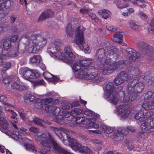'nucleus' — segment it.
I'll use <instances>...</instances> for the list:
<instances>
[{
    "instance_id": "obj_63",
    "label": "nucleus",
    "mask_w": 154,
    "mask_h": 154,
    "mask_svg": "<svg viewBox=\"0 0 154 154\" xmlns=\"http://www.w3.org/2000/svg\"><path fill=\"white\" fill-rule=\"evenodd\" d=\"M151 128L148 129L146 131V133L148 134L152 133L154 134V127H151L150 126Z\"/></svg>"
},
{
    "instance_id": "obj_51",
    "label": "nucleus",
    "mask_w": 154,
    "mask_h": 154,
    "mask_svg": "<svg viewBox=\"0 0 154 154\" xmlns=\"http://www.w3.org/2000/svg\"><path fill=\"white\" fill-rule=\"evenodd\" d=\"M29 130L30 131L35 133H37L39 132V130L38 128L33 126H31L29 127Z\"/></svg>"
},
{
    "instance_id": "obj_49",
    "label": "nucleus",
    "mask_w": 154,
    "mask_h": 154,
    "mask_svg": "<svg viewBox=\"0 0 154 154\" xmlns=\"http://www.w3.org/2000/svg\"><path fill=\"white\" fill-rule=\"evenodd\" d=\"M144 115V113L142 111H139L137 113L135 116V118L136 119L139 120L143 117Z\"/></svg>"
},
{
    "instance_id": "obj_38",
    "label": "nucleus",
    "mask_w": 154,
    "mask_h": 154,
    "mask_svg": "<svg viewBox=\"0 0 154 154\" xmlns=\"http://www.w3.org/2000/svg\"><path fill=\"white\" fill-rule=\"evenodd\" d=\"M130 25L132 29L134 30H138L140 29V26L136 24L133 21L131 20L129 22Z\"/></svg>"
},
{
    "instance_id": "obj_23",
    "label": "nucleus",
    "mask_w": 154,
    "mask_h": 154,
    "mask_svg": "<svg viewBox=\"0 0 154 154\" xmlns=\"http://www.w3.org/2000/svg\"><path fill=\"white\" fill-rule=\"evenodd\" d=\"M35 97L31 94H28L26 95L25 97V101L27 104L30 105L35 101Z\"/></svg>"
},
{
    "instance_id": "obj_61",
    "label": "nucleus",
    "mask_w": 154,
    "mask_h": 154,
    "mask_svg": "<svg viewBox=\"0 0 154 154\" xmlns=\"http://www.w3.org/2000/svg\"><path fill=\"white\" fill-rule=\"evenodd\" d=\"M125 111V112L122 115V117L124 119L128 117L130 113V110L128 109H126Z\"/></svg>"
},
{
    "instance_id": "obj_31",
    "label": "nucleus",
    "mask_w": 154,
    "mask_h": 154,
    "mask_svg": "<svg viewBox=\"0 0 154 154\" xmlns=\"http://www.w3.org/2000/svg\"><path fill=\"white\" fill-rule=\"evenodd\" d=\"M33 104H34V106L37 109H40L43 107V102L42 100L40 99L37 98Z\"/></svg>"
},
{
    "instance_id": "obj_37",
    "label": "nucleus",
    "mask_w": 154,
    "mask_h": 154,
    "mask_svg": "<svg viewBox=\"0 0 154 154\" xmlns=\"http://www.w3.org/2000/svg\"><path fill=\"white\" fill-rule=\"evenodd\" d=\"M3 46L5 50L8 49L11 47V41L8 40H6L3 42Z\"/></svg>"
},
{
    "instance_id": "obj_52",
    "label": "nucleus",
    "mask_w": 154,
    "mask_h": 154,
    "mask_svg": "<svg viewBox=\"0 0 154 154\" xmlns=\"http://www.w3.org/2000/svg\"><path fill=\"white\" fill-rule=\"evenodd\" d=\"M50 82H60L59 79L55 75H53L50 81Z\"/></svg>"
},
{
    "instance_id": "obj_50",
    "label": "nucleus",
    "mask_w": 154,
    "mask_h": 154,
    "mask_svg": "<svg viewBox=\"0 0 154 154\" xmlns=\"http://www.w3.org/2000/svg\"><path fill=\"white\" fill-rule=\"evenodd\" d=\"M118 3L116 4L117 7L120 8L122 9L125 8H126L129 6V4L128 3H125L123 5V4L121 2H118Z\"/></svg>"
},
{
    "instance_id": "obj_41",
    "label": "nucleus",
    "mask_w": 154,
    "mask_h": 154,
    "mask_svg": "<svg viewBox=\"0 0 154 154\" xmlns=\"http://www.w3.org/2000/svg\"><path fill=\"white\" fill-rule=\"evenodd\" d=\"M127 109V108L124 105L119 106L117 109V111L119 115L124 112Z\"/></svg>"
},
{
    "instance_id": "obj_22",
    "label": "nucleus",
    "mask_w": 154,
    "mask_h": 154,
    "mask_svg": "<svg viewBox=\"0 0 154 154\" xmlns=\"http://www.w3.org/2000/svg\"><path fill=\"white\" fill-rule=\"evenodd\" d=\"M142 78L149 83L151 85L152 83V77L151 75V72H146L143 75Z\"/></svg>"
},
{
    "instance_id": "obj_21",
    "label": "nucleus",
    "mask_w": 154,
    "mask_h": 154,
    "mask_svg": "<svg viewBox=\"0 0 154 154\" xmlns=\"http://www.w3.org/2000/svg\"><path fill=\"white\" fill-rule=\"evenodd\" d=\"M11 88L14 89L19 91L25 90L28 88V87L24 85H19L17 83L14 82L11 85Z\"/></svg>"
},
{
    "instance_id": "obj_15",
    "label": "nucleus",
    "mask_w": 154,
    "mask_h": 154,
    "mask_svg": "<svg viewBox=\"0 0 154 154\" xmlns=\"http://www.w3.org/2000/svg\"><path fill=\"white\" fill-rule=\"evenodd\" d=\"M45 110L47 112L53 116L58 115L60 111V109L59 107L52 105L46 106L45 107Z\"/></svg>"
},
{
    "instance_id": "obj_60",
    "label": "nucleus",
    "mask_w": 154,
    "mask_h": 154,
    "mask_svg": "<svg viewBox=\"0 0 154 154\" xmlns=\"http://www.w3.org/2000/svg\"><path fill=\"white\" fill-rule=\"evenodd\" d=\"M120 33H117L113 35L114 37L118 38L119 39L122 40V39L123 35Z\"/></svg>"
},
{
    "instance_id": "obj_11",
    "label": "nucleus",
    "mask_w": 154,
    "mask_h": 154,
    "mask_svg": "<svg viewBox=\"0 0 154 154\" xmlns=\"http://www.w3.org/2000/svg\"><path fill=\"white\" fill-rule=\"evenodd\" d=\"M54 152L57 154H71V153L61 147L53 138L51 141Z\"/></svg>"
},
{
    "instance_id": "obj_5",
    "label": "nucleus",
    "mask_w": 154,
    "mask_h": 154,
    "mask_svg": "<svg viewBox=\"0 0 154 154\" xmlns=\"http://www.w3.org/2000/svg\"><path fill=\"white\" fill-rule=\"evenodd\" d=\"M85 30V28L82 26L78 27L76 30V35L74 41L76 44L78 45L80 48L82 50L88 51L89 48L88 45L85 44L84 37L83 31Z\"/></svg>"
},
{
    "instance_id": "obj_19",
    "label": "nucleus",
    "mask_w": 154,
    "mask_h": 154,
    "mask_svg": "<svg viewBox=\"0 0 154 154\" xmlns=\"http://www.w3.org/2000/svg\"><path fill=\"white\" fill-rule=\"evenodd\" d=\"M67 140L69 142L68 144L71 148L74 150H77L79 151L82 146L81 144L76 142L73 139L70 137L67 138Z\"/></svg>"
},
{
    "instance_id": "obj_13",
    "label": "nucleus",
    "mask_w": 154,
    "mask_h": 154,
    "mask_svg": "<svg viewBox=\"0 0 154 154\" xmlns=\"http://www.w3.org/2000/svg\"><path fill=\"white\" fill-rule=\"evenodd\" d=\"M128 69L134 79L139 81L141 77L143 76V74L138 68L131 66L128 67Z\"/></svg>"
},
{
    "instance_id": "obj_6",
    "label": "nucleus",
    "mask_w": 154,
    "mask_h": 154,
    "mask_svg": "<svg viewBox=\"0 0 154 154\" xmlns=\"http://www.w3.org/2000/svg\"><path fill=\"white\" fill-rule=\"evenodd\" d=\"M145 101L142 106L146 110H149L154 108V92L149 91L143 94Z\"/></svg>"
},
{
    "instance_id": "obj_2",
    "label": "nucleus",
    "mask_w": 154,
    "mask_h": 154,
    "mask_svg": "<svg viewBox=\"0 0 154 154\" xmlns=\"http://www.w3.org/2000/svg\"><path fill=\"white\" fill-rule=\"evenodd\" d=\"M144 85L141 81L134 79L129 82L127 86L128 94L124 98L123 101L126 103L131 102L136 99L137 94L141 93L144 89Z\"/></svg>"
},
{
    "instance_id": "obj_56",
    "label": "nucleus",
    "mask_w": 154,
    "mask_h": 154,
    "mask_svg": "<svg viewBox=\"0 0 154 154\" xmlns=\"http://www.w3.org/2000/svg\"><path fill=\"white\" fill-rule=\"evenodd\" d=\"M56 119L57 120V122L60 123V122L63 121L64 120L65 118L63 117V116L61 115H59L57 116Z\"/></svg>"
},
{
    "instance_id": "obj_10",
    "label": "nucleus",
    "mask_w": 154,
    "mask_h": 154,
    "mask_svg": "<svg viewBox=\"0 0 154 154\" xmlns=\"http://www.w3.org/2000/svg\"><path fill=\"white\" fill-rule=\"evenodd\" d=\"M137 46L141 53L148 54H150L153 51L152 46L143 42H140L137 43Z\"/></svg>"
},
{
    "instance_id": "obj_12",
    "label": "nucleus",
    "mask_w": 154,
    "mask_h": 154,
    "mask_svg": "<svg viewBox=\"0 0 154 154\" xmlns=\"http://www.w3.org/2000/svg\"><path fill=\"white\" fill-rule=\"evenodd\" d=\"M61 45V43L59 39H56L50 45L48 51L54 55V54H55L60 49V47Z\"/></svg>"
},
{
    "instance_id": "obj_4",
    "label": "nucleus",
    "mask_w": 154,
    "mask_h": 154,
    "mask_svg": "<svg viewBox=\"0 0 154 154\" xmlns=\"http://www.w3.org/2000/svg\"><path fill=\"white\" fill-rule=\"evenodd\" d=\"M106 94L104 96V98L107 100L111 101V103L116 105L119 102V96L118 92L116 91L113 84L109 82L106 87Z\"/></svg>"
},
{
    "instance_id": "obj_8",
    "label": "nucleus",
    "mask_w": 154,
    "mask_h": 154,
    "mask_svg": "<svg viewBox=\"0 0 154 154\" xmlns=\"http://www.w3.org/2000/svg\"><path fill=\"white\" fill-rule=\"evenodd\" d=\"M64 54L65 56L64 61L69 65H72L75 59V55L72 53L70 47L67 46L64 49Z\"/></svg>"
},
{
    "instance_id": "obj_53",
    "label": "nucleus",
    "mask_w": 154,
    "mask_h": 154,
    "mask_svg": "<svg viewBox=\"0 0 154 154\" xmlns=\"http://www.w3.org/2000/svg\"><path fill=\"white\" fill-rule=\"evenodd\" d=\"M91 10V9H86L84 7L80 9V12L82 14H86L90 12Z\"/></svg>"
},
{
    "instance_id": "obj_1",
    "label": "nucleus",
    "mask_w": 154,
    "mask_h": 154,
    "mask_svg": "<svg viewBox=\"0 0 154 154\" xmlns=\"http://www.w3.org/2000/svg\"><path fill=\"white\" fill-rule=\"evenodd\" d=\"M83 68L78 74L80 78L85 79L94 82L99 83L101 82L103 78L98 73L97 69L91 66H89L93 63V60H83L79 61Z\"/></svg>"
},
{
    "instance_id": "obj_30",
    "label": "nucleus",
    "mask_w": 154,
    "mask_h": 154,
    "mask_svg": "<svg viewBox=\"0 0 154 154\" xmlns=\"http://www.w3.org/2000/svg\"><path fill=\"white\" fill-rule=\"evenodd\" d=\"M106 51L108 53V54L109 55H115L117 56V53L118 52V49L116 48H113V49H110L109 47L106 48Z\"/></svg>"
},
{
    "instance_id": "obj_46",
    "label": "nucleus",
    "mask_w": 154,
    "mask_h": 154,
    "mask_svg": "<svg viewBox=\"0 0 154 154\" xmlns=\"http://www.w3.org/2000/svg\"><path fill=\"white\" fill-rule=\"evenodd\" d=\"M1 65L3 67V70L4 71L7 70L11 66V63L8 62H4Z\"/></svg>"
},
{
    "instance_id": "obj_36",
    "label": "nucleus",
    "mask_w": 154,
    "mask_h": 154,
    "mask_svg": "<svg viewBox=\"0 0 154 154\" xmlns=\"http://www.w3.org/2000/svg\"><path fill=\"white\" fill-rule=\"evenodd\" d=\"M24 146L26 149L28 150H31L34 152H36L37 150L36 148L32 144L28 143L24 144Z\"/></svg>"
},
{
    "instance_id": "obj_24",
    "label": "nucleus",
    "mask_w": 154,
    "mask_h": 154,
    "mask_svg": "<svg viewBox=\"0 0 154 154\" xmlns=\"http://www.w3.org/2000/svg\"><path fill=\"white\" fill-rule=\"evenodd\" d=\"M42 60L41 56L39 55H34L30 59V61L32 64L38 65Z\"/></svg>"
},
{
    "instance_id": "obj_55",
    "label": "nucleus",
    "mask_w": 154,
    "mask_h": 154,
    "mask_svg": "<svg viewBox=\"0 0 154 154\" xmlns=\"http://www.w3.org/2000/svg\"><path fill=\"white\" fill-rule=\"evenodd\" d=\"M12 116L11 117V119H15L14 120V122L15 123H17L18 122V120L17 118H16L17 116V114L13 111L11 112Z\"/></svg>"
},
{
    "instance_id": "obj_35",
    "label": "nucleus",
    "mask_w": 154,
    "mask_h": 154,
    "mask_svg": "<svg viewBox=\"0 0 154 154\" xmlns=\"http://www.w3.org/2000/svg\"><path fill=\"white\" fill-rule=\"evenodd\" d=\"M100 127L101 129L103 130L105 132L107 133H111L113 131V128L108 126L103 125H101Z\"/></svg>"
},
{
    "instance_id": "obj_3",
    "label": "nucleus",
    "mask_w": 154,
    "mask_h": 154,
    "mask_svg": "<svg viewBox=\"0 0 154 154\" xmlns=\"http://www.w3.org/2000/svg\"><path fill=\"white\" fill-rule=\"evenodd\" d=\"M25 38L27 39L26 50L30 53L34 52V49L35 46L37 49L42 48L47 42L46 38L37 35H30L28 34L26 35Z\"/></svg>"
},
{
    "instance_id": "obj_25",
    "label": "nucleus",
    "mask_w": 154,
    "mask_h": 154,
    "mask_svg": "<svg viewBox=\"0 0 154 154\" xmlns=\"http://www.w3.org/2000/svg\"><path fill=\"white\" fill-rule=\"evenodd\" d=\"M128 131L127 130V128H119L118 129L116 130L115 131V134L116 135H126L128 134Z\"/></svg>"
},
{
    "instance_id": "obj_47",
    "label": "nucleus",
    "mask_w": 154,
    "mask_h": 154,
    "mask_svg": "<svg viewBox=\"0 0 154 154\" xmlns=\"http://www.w3.org/2000/svg\"><path fill=\"white\" fill-rule=\"evenodd\" d=\"M43 75L45 79L49 82L53 75L49 72H45L43 73Z\"/></svg>"
},
{
    "instance_id": "obj_26",
    "label": "nucleus",
    "mask_w": 154,
    "mask_h": 154,
    "mask_svg": "<svg viewBox=\"0 0 154 154\" xmlns=\"http://www.w3.org/2000/svg\"><path fill=\"white\" fill-rule=\"evenodd\" d=\"M74 30V27H72L71 24L69 23L66 28V32L67 35L70 37L72 36L73 35Z\"/></svg>"
},
{
    "instance_id": "obj_45",
    "label": "nucleus",
    "mask_w": 154,
    "mask_h": 154,
    "mask_svg": "<svg viewBox=\"0 0 154 154\" xmlns=\"http://www.w3.org/2000/svg\"><path fill=\"white\" fill-rule=\"evenodd\" d=\"M38 151L41 154H49L51 152L50 149L46 148H44L43 149H39Z\"/></svg>"
},
{
    "instance_id": "obj_29",
    "label": "nucleus",
    "mask_w": 154,
    "mask_h": 154,
    "mask_svg": "<svg viewBox=\"0 0 154 154\" xmlns=\"http://www.w3.org/2000/svg\"><path fill=\"white\" fill-rule=\"evenodd\" d=\"M99 12L102 15V18L104 19H106L108 18L111 14V12L105 9H103L100 11Z\"/></svg>"
},
{
    "instance_id": "obj_17",
    "label": "nucleus",
    "mask_w": 154,
    "mask_h": 154,
    "mask_svg": "<svg viewBox=\"0 0 154 154\" xmlns=\"http://www.w3.org/2000/svg\"><path fill=\"white\" fill-rule=\"evenodd\" d=\"M54 15V12L50 9L45 10L42 12L38 18V21H41L53 17Z\"/></svg>"
},
{
    "instance_id": "obj_32",
    "label": "nucleus",
    "mask_w": 154,
    "mask_h": 154,
    "mask_svg": "<svg viewBox=\"0 0 154 154\" xmlns=\"http://www.w3.org/2000/svg\"><path fill=\"white\" fill-rule=\"evenodd\" d=\"M75 119V123L77 124L86 125L87 123L85 117H77Z\"/></svg>"
},
{
    "instance_id": "obj_43",
    "label": "nucleus",
    "mask_w": 154,
    "mask_h": 154,
    "mask_svg": "<svg viewBox=\"0 0 154 154\" xmlns=\"http://www.w3.org/2000/svg\"><path fill=\"white\" fill-rule=\"evenodd\" d=\"M83 112V110L82 109L75 108L72 110L71 113L72 116H74L75 115H79Z\"/></svg>"
},
{
    "instance_id": "obj_48",
    "label": "nucleus",
    "mask_w": 154,
    "mask_h": 154,
    "mask_svg": "<svg viewBox=\"0 0 154 154\" xmlns=\"http://www.w3.org/2000/svg\"><path fill=\"white\" fill-rule=\"evenodd\" d=\"M114 83L116 85H120L124 82L120 79V77H118V75L114 79Z\"/></svg>"
},
{
    "instance_id": "obj_42",
    "label": "nucleus",
    "mask_w": 154,
    "mask_h": 154,
    "mask_svg": "<svg viewBox=\"0 0 154 154\" xmlns=\"http://www.w3.org/2000/svg\"><path fill=\"white\" fill-rule=\"evenodd\" d=\"M90 149L87 146H81L79 152L82 153H88L90 152Z\"/></svg>"
},
{
    "instance_id": "obj_54",
    "label": "nucleus",
    "mask_w": 154,
    "mask_h": 154,
    "mask_svg": "<svg viewBox=\"0 0 154 154\" xmlns=\"http://www.w3.org/2000/svg\"><path fill=\"white\" fill-rule=\"evenodd\" d=\"M10 77L7 76L3 80V82L5 84L9 83L11 81Z\"/></svg>"
},
{
    "instance_id": "obj_58",
    "label": "nucleus",
    "mask_w": 154,
    "mask_h": 154,
    "mask_svg": "<svg viewBox=\"0 0 154 154\" xmlns=\"http://www.w3.org/2000/svg\"><path fill=\"white\" fill-rule=\"evenodd\" d=\"M89 127L95 128H97L99 127V125L95 123L91 122V123H88Z\"/></svg>"
},
{
    "instance_id": "obj_34",
    "label": "nucleus",
    "mask_w": 154,
    "mask_h": 154,
    "mask_svg": "<svg viewBox=\"0 0 154 154\" xmlns=\"http://www.w3.org/2000/svg\"><path fill=\"white\" fill-rule=\"evenodd\" d=\"M33 121L35 124L43 128H45V126L43 124V123H45V122L43 120H41L39 118H36L34 119Z\"/></svg>"
},
{
    "instance_id": "obj_57",
    "label": "nucleus",
    "mask_w": 154,
    "mask_h": 154,
    "mask_svg": "<svg viewBox=\"0 0 154 154\" xmlns=\"http://www.w3.org/2000/svg\"><path fill=\"white\" fill-rule=\"evenodd\" d=\"M44 81L43 79L35 81L34 82L35 85H44Z\"/></svg>"
},
{
    "instance_id": "obj_27",
    "label": "nucleus",
    "mask_w": 154,
    "mask_h": 154,
    "mask_svg": "<svg viewBox=\"0 0 154 154\" xmlns=\"http://www.w3.org/2000/svg\"><path fill=\"white\" fill-rule=\"evenodd\" d=\"M118 77H119L124 82L128 80V72L126 71H122L120 72L118 75Z\"/></svg>"
},
{
    "instance_id": "obj_9",
    "label": "nucleus",
    "mask_w": 154,
    "mask_h": 154,
    "mask_svg": "<svg viewBox=\"0 0 154 154\" xmlns=\"http://www.w3.org/2000/svg\"><path fill=\"white\" fill-rule=\"evenodd\" d=\"M22 76L25 79L29 80V79L36 78L39 76V74L36 71L27 68L23 70Z\"/></svg>"
},
{
    "instance_id": "obj_16",
    "label": "nucleus",
    "mask_w": 154,
    "mask_h": 154,
    "mask_svg": "<svg viewBox=\"0 0 154 154\" xmlns=\"http://www.w3.org/2000/svg\"><path fill=\"white\" fill-rule=\"evenodd\" d=\"M126 51L127 53L131 55L129 57V60L131 63L135 62L137 59L139 58V54L133 49L130 48H128L126 49Z\"/></svg>"
},
{
    "instance_id": "obj_28",
    "label": "nucleus",
    "mask_w": 154,
    "mask_h": 154,
    "mask_svg": "<svg viewBox=\"0 0 154 154\" xmlns=\"http://www.w3.org/2000/svg\"><path fill=\"white\" fill-rule=\"evenodd\" d=\"M105 49L101 48L99 49L97 52L96 55L98 58L101 59L106 56Z\"/></svg>"
},
{
    "instance_id": "obj_44",
    "label": "nucleus",
    "mask_w": 154,
    "mask_h": 154,
    "mask_svg": "<svg viewBox=\"0 0 154 154\" xmlns=\"http://www.w3.org/2000/svg\"><path fill=\"white\" fill-rule=\"evenodd\" d=\"M81 69V65L79 62H76L74 64L72 67V69L74 71H78Z\"/></svg>"
},
{
    "instance_id": "obj_40",
    "label": "nucleus",
    "mask_w": 154,
    "mask_h": 154,
    "mask_svg": "<svg viewBox=\"0 0 154 154\" xmlns=\"http://www.w3.org/2000/svg\"><path fill=\"white\" fill-rule=\"evenodd\" d=\"M148 127L149 124L147 122H145L143 123L141 125V128L142 129L141 132L146 133V130L148 129Z\"/></svg>"
},
{
    "instance_id": "obj_39",
    "label": "nucleus",
    "mask_w": 154,
    "mask_h": 154,
    "mask_svg": "<svg viewBox=\"0 0 154 154\" xmlns=\"http://www.w3.org/2000/svg\"><path fill=\"white\" fill-rule=\"evenodd\" d=\"M124 143L126 144V145L127 146L128 149L130 151L131 150L134 149V147L130 140L126 139Z\"/></svg>"
},
{
    "instance_id": "obj_64",
    "label": "nucleus",
    "mask_w": 154,
    "mask_h": 154,
    "mask_svg": "<svg viewBox=\"0 0 154 154\" xmlns=\"http://www.w3.org/2000/svg\"><path fill=\"white\" fill-rule=\"evenodd\" d=\"M18 38V36L17 35H14L11 37L10 39V41L14 42L17 41Z\"/></svg>"
},
{
    "instance_id": "obj_59",
    "label": "nucleus",
    "mask_w": 154,
    "mask_h": 154,
    "mask_svg": "<svg viewBox=\"0 0 154 154\" xmlns=\"http://www.w3.org/2000/svg\"><path fill=\"white\" fill-rule=\"evenodd\" d=\"M84 114L87 116H91L93 115V113L91 111L88 109L84 112Z\"/></svg>"
},
{
    "instance_id": "obj_14",
    "label": "nucleus",
    "mask_w": 154,
    "mask_h": 154,
    "mask_svg": "<svg viewBox=\"0 0 154 154\" xmlns=\"http://www.w3.org/2000/svg\"><path fill=\"white\" fill-rule=\"evenodd\" d=\"M50 128L57 135L58 137L60 138H63V141L66 140L64 139L63 134H64L68 138V136L67 135V133L68 131V130L64 128H61L60 129L54 127H51Z\"/></svg>"
},
{
    "instance_id": "obj_18",
    "label": "nucleus",
    "mask_w": 154,
    "mask_h": 154,
    "mask_svg": "<svg viewBox=\"0 0 154 154\" xmlns=\"http://www.w3.org/2000/svg\"><path fill=\"white\" fill-rule=\"evenodd\" d=\"M114 70L113 64L111 65L109 60H106L104 62V64L102 68V72L103 74L106 75L108 71H112Z\"/></svg>"
},
{
    "instance_id": "obj_20",
    "label": "nucleus",
    "mask_w": 154,
    "mask_h": 154,
    "mask_svg": "<svg viewBox=\"0 0 154 154\" xmlns=\"http://www.w3.org/2000/svg\"><path fill=\"white\" fill-rule=\"evenodd\" d=\"M128 61L127 60H122L114 63L113 64L114 70L120 68L121 66L128 64Z\"/></svg>"
},
{
    "instance_id": "obj_7",
    "label": "nucleus",
    "mask_w": 154,
    "mask_h": 154,
    "mask_svg": "<svg viewBox=\"0 0 154 154\" xmlns=\"http://www.w3.org/2000/svg\"><path fill=\"white\" fill-rule=\"evenodd\" d=\"M35 138L37 140L40 142V143L48 148L52 147L51 141L53 137L48 132L39 136H35Z\"/></svg>"
},
{
    "instance_id": "obj_33",
    "label": "nucleus",
    "mask_w": 154,
    "mask_h": 154,
    "mask_svg": "<svg viewBox=\"0 0 154 154\" xmlns=\"http://www.w3.org/2000/svg\"><path fill=\"white\" fill-rule=\"evenodd\" d=\"M18 49V44L14 46L12 49L10 51L11 54V57H13L17 55L19 53Z\"/></svg>"
},
{
    "instance_id": "obj_62",
    "label": "nucleus",
    "mask_w": 154,
    "mask_h": 154,
    "mask_svg": "<svg viewBox=\"0 0 154 154\" xmlns=\"http://www.w3.org/2000/svg\"><path fill=\"white\" fill-rule=\"evenodd\" d=\"M5 6V8H8L11 5V2L10 0H7L5 2H4Z\"/></svg>"
}]
</instances>
